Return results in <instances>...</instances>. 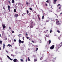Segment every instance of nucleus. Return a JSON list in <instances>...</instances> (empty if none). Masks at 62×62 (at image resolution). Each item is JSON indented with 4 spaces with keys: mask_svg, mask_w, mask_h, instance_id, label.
Segmentation results:
<instances>
[{
    "mask_svg": "<svg viewBox=\"0 0 62 62\" xmlns=\"http://www.w3.org/2000/svg\"><path fill=\"white\" fill-rule=\"evenodd\" d=\"M5 47V46H3V49H4Z\"/></svg>",
    "mask_w": 62,
    "mask_h": 62,
    "instance_id": "obj_31",
    "label": "nucleus"
},
{
    "mask_svg": "<svg viewBox=\"0 0 62 62\" xmlns=\"http://www.w3.org/2000/svg\"><path fill=\"white\" fill-rule=\"evenodd\" d=\"M13 61L14 62H19L18 60H17L16 59H15L13 60Z\"/></svg>",
    "mask_w": 62,
    "mask_h": 62,
    "instance_id": "obj_3",
    "label": "nucleus"
},
{
    "mask_svg": "<svg viewBox=\"0 0 62 62\" xmlns=\"http://www.w3.org/2000/svg\"><path fill=\"white\" fill-rule=\"evenodd\" d=\"M57 32H58V33H60V31H59V30H57Z\"/></svg>",
    "mask_w": 62,
    "mask_h": 62,
    "instance_id": "obj_14",
    "label": "nucleus"
},
{
    "mask_svg": "<svg viewBox=\"0 0 62 62\" xmlns=\"http://www.w3.org/2000/svg\"><path fill=\"white\" fill-rule=\"evenodd\" d=\"M50 33H51L52 32V30H51L50 31Z\"/></svg>",
    "mask_w": 62,
    "mask_h": 62,
    "instance_id": "obj_30",
    "label": "nucleus"
},
{
    "mask_svg": "<svg viewBox=\"0 0 62 62\" xmlns=\"http://www.w3.org/2000/svg\"><path fill=\"white\" fill-rule=\"evenodd\" d=\"M2 26H3V29H4L5 28H6V26H5V25L2 24Z\"/></svg>",
    "mask_w": 62,
    "mask_h": 62,
    "instance_id": "obj_5",
    "label": "nucleus"
},
{
    "mask_svg": "<svg viewBox=\"0 0 62 62\" xmlns=\"http://www.w3.org/2000/svg\"><path fill=\"white\" fill-rule=\"evenodd\" d=\"M0 50H1V47H0Z\"/></svg>",
    "mask_w": 62,
    "mask_h": 62,
    "instance_id": "obj_58",
    "label": "nucleus"
},
{
    "mask_svg": "<svg viewBox=\"0 0 62 62\" xmlns=\"http://www.w3.org/2000/svg\"><path fill=\"white\" fill-rule=\"evenodd\" d=\"M30 15H31V13H29L28 14V15H29V16H30Z\"/></svg>",
    "mask_w": 62,
    "mask_h": 62,
    "instance_id": "obj_34",
    "label": "nucleus"
},
{
    "mask_svg": "<svg viewBox=\"0 0 62 62\" xmlns=\"http://www.w3.org/2000/svg\"><path fill=\"white\" fill-rule=\"evenodd\" d=\"M27 38V39H29V38L27 37H26Z\"/></svg>",
    "mask_w": 62,
    "mask_h": 62,
    "instance_id": "obj_38",
    "label": "nucleus"
},
{
    "mask_svg": "<svg viewBox=\"0 0 62 62\" xmlns=\"http://www.w3.org/2000/svg\"><path fill=\"white\" fill-rule=\"evenodd\" d=\"M26 4H27V5H28V3L27 2L26 3Z\"/></svg>",
    "mask_w": 62,
    "mask_h": 62,
    "instance_id": "obj_49",
    "label": "nucleus"
},
{
    "mask_svg": "<svg viewBox=\"0 0 62 62\" xmlns=\"http://www.w3.org/2000/svg\"><path fill=\"white\" fill-rule=\"evenodd\" d=\"M39 49V48H37L36 49V51L37 52V50H38V49Z\"/></svg>",
    "mask_w": 62,
    "mask_h": 62,
    "instance_id": "obj_21",
    "label": "nucleus"
},
{
    "mask_svg": "<svg viewBox=\"0 0 62 62\" xmlns=\"http://www.w3.org/2000/svg\"><path fill=\"white\" fill-rule=\"evenodd\" d=\"M21 40H20V39H19V43H20V44H21Z\"/></svg>",
    "mask_w": 62,
    "mask_h": 62,
    "instance_id": "obj_9",
    "label": "nucleus"
},
{
    "mask_svg": "<svg viewBox=\"0 0 62 62\" xmlns=\"http://www.w3.org/2000/svg\"><path fill=\"white\" fill-rule=\"evenodd\" d=\"M31 42H33V43H34L35 42L34 41H32V40L31 41Z\"/></svg>",
    "mask_w": 62,
    "mask_h": 62,
    "instance_id": "obj_41",
    "label": "nucleus"
},
{
    "mask_svg": "<svg viewBox=\"0 0 62 62\" xmlns=\"http://www.w3.org/2000/svg\"><path fill=\"white\" fill-rule=\"evenodd\" d=\"M8 2L9 3V4H10L11 3H10V1H8Z\"/></svg>",
    "mask_w": 62,
    "mask_h": 62,
    "instance_id": "obj_35",
    "label": "nucleus"
},
{
    "mask_svg": "<svg viewBox=\"0 0 62 62\" xmlns=\"http://www.w3.org/2000/svg\"><path fill=\"white\" fill-rule=\"evenodd\" d=\"M12 3H14V0H12Z\"/></svg>",
    "mask_w": 62,
    "mask_h": 62,
    "instance_id": "obj_15",
    "label": "nucleus"
},
{
    "mask_svg": "<svg viewBox=\"0 0 62 62\" xmlns=\"http://www.w3.org/2000/svg\"><path fill=\"white\" fill-rule=\"evenodd\" d=\"M45 5L46 6H47V4L46 3L45 4Z\"/></svg>",
    "mask_w": 62,
    "mask_h": 62,
    "instance_id": "obj_46",
    "label": "nucleus"
},
{
    "mask_svg": "<svg viewBox=\"0 0 62 62\" xmlns=\"http://www.w3.org/2000/svg\"><path fill=\"white\" fill-rule=\"evenodd\" d=\"M14 41H16V39H14Z\"/></svg>",
    "mask_w": 62,
    "mask_h": 62,
    "instance_id": "obj_42",
    "label": "nucleus"
},
{
    "mask_svg": "<svg viewBox=\"0 0 62 62\" xmlns=\"http://www.w3.org/2000/svg\"><path fill=\"white\" fill-rule=\"evenodd\" d=\"M62 46V42L60 43V44L59 45V47L58 48V49H59L60 47H61Z\"/></svg>",
    "mask_w": 62,
    "mask_h": 62,
    "instance_id": "obj_4",
    "label": "nucleus"
},
{
    "mask_svg": "<svg viewBox=\"0 0 62 62\" xmlns=\"http://www.w3.org/2000/svg\"><path fill=\"white\" fill-rule=\"evenodd\" d=\"M25 35L26 36H27L28 35V34H27V33H26L25 34Z\"/></svg>",
    "mask_w": 62,
    "mask_h": 62,
    "instance_id": "obj_48",
    "label": "nucleus"
},
{
    "mask_svg": "<svg viewBox=\"0 0 62 62\" xmlns=\"http://www.w3.org/2000/svg\"><path fill=\"white\" fill-rule=\"evenodd\" d=\"M27 59H26V62H27Z\"/></svg>",
    "mask_w": 62,
    "mask_h": 62,
    "instance_id": "obj_55",
    "label": "nucleus"
},
{
    "mask_svg": "<svg viewBox=\"0 0 62 62\" xmlns=\"http://www.w3.org/2000/svg\"><path fill=\"white\" fill-rule=\"evenodd\" d=\"M56 23H59V21H58L57 19H56Z\"/></svg>",
    "mask_w": 62,
    "mask_h": 62,
    "instance_id": "obj_7",
    "label": "nucleus"
},
{
    "mask_svg": "<svg viewBox=\"0 0 62 62\" xmlns=\"http://www.w3.org/2000/svg\"><path fill=\"white\" fill-rule=\"evenodd\" d=\"M38 18L39 20H40V17H38Z\"/></svg>",
    "mask_w": 62,
    "mask_h": 62,
    "instance_id": "obj_50",
    "label": "nucleus"
},
{
    "mask_svg": "<svg viewBox=\"0 0 62 62\" xmlns=\"http://www.w3.org/2000/svg\"><path fill=\"white\" fill-rule=\"evenodd\" d=\"M11 56H13V57H14V56H15L14 55H13V54H11Z\"/></svg>",
    "mask_w": 62,
    "mask_h": 62,
    "instance_id": "obj_13",
    "label": "nucleus"
},
{
    "mask_svg": "<svg viewBox=\"0 0 62 62\" xmlns=\"http://www.w3.org/2000/svg\"><path fill=\"white\" fill-rule=\"evenodd\" d=\"M20 60L21 61H22V62H23V59H21Z\"/></svg>",
    "mask_w": 62,
    "mask_h": 62,
    "instance_id": "obj_23",
    "label": "nucleus"
},
{
    "mask_svg": "<svg viewBox=\"0 0 62 62\" xmlns=\"http://www.w3.org/2000/svg\"><path fill=\"white\" fill-rule=\"evenodd\" d=\"M29 9L31 10H32V8H30Z\"/></svg>",
    "mask_w": 62,
    "mask_h": 62,
    "instance_id": "obj_32",
    "label": "nucleus"
},
{
    "mask_svg": "<svg viewBox=\"0 0 62 62\" xmlns=\"http://www.w3.org/2000/svg\"><path fill=\"white\" fill-rule=\"evenodd\" d=\"M45 39L46 41V37H45Z\"/></svg>",
    "mask_w": 62,
    "mask_h": 62,
    "instance_id": "obj_51",
    "label": "nucleus"
},
{
    "mask_svg": "<svg viewBox=\"0 0 62 62\" xmlns=\"http://www.w3.org/2000/svg\"><path fill=\"white\" fill-rule=\"evenodd\" d=\"M1 37V34H0V37Z\"/></svg>",
    "mask_w": 62,
    "mask_h": 62,
    "instance_id": "obj_60",
    "label": "nucleus"
},
{
    "mask_svg": "<svg viewBox=\"0 0 62 62\" xmlns=\"http://www.w3.org/2000/svg\"><path fill=\"white\" fill-rule=\"evenodd\" d=\"M19 35H19V36H21V34H19Z\"/></svg>",
    "mask_w": 62,
    "mask_h": 62,
    "instance_id": "obj_57",
    "label": "nucleus"
},
{
    "mask_svg": "<svg viewBox=\"0 0 62 62\" xmlns=\"http://www.w3.org/2000/svg\"><path fill=\"white\" fill-rule=\"evenodd\" d=\"M34 62L37 61V59H34Z\"/></svg>",
    "mask_w": 62,
    "mask_h": 62,
    "instance_id": "obj_11",
    "label": "nucleus"
},
{
    "mask_svg": "<svg viewBox=\"0 0 62 62\" xmlns=\"http://www.w3.org/2000/svg\"><path fill=\"white\" fill-rule=\"evenodd\" d=\"M8 8H10V6H8Z\"/></svg>",
    "mask_w": 62,
    "mask_h": 62,
    "instance_id": "obj_24",
    "label": "nucleus"
},
{
    "mask_svg": "<svg viewBox=\"0 0 62 62\" xmlns=\"http://www.w3.org/2000/svg\"><path fill=\"white\" fill-rule=\"evenodd\" d=\"M46 37H48V36H47L46 35Z\"/></svg>",
    "mask_w": 62,
    "mask_h": 62,
    "instance_id": "obj_53",
    "label": "nucleus"
},
{
    "mask_svg": "<svg viewBox=\"0 0 62 62\" xmlns=\"http://www.w3.org/2000/svg\"><path fill=\"white\" fill-rule=\"evenodd\" d=\"M54 45H53L50 48V49L51 50H52L53 49H54Z\"/></svg>",
    "mask_w": 62,
    "mask_h": 62,
    "instance_id": "obj_2",
    "label": "nucleus"
},
{
    "mask_svg": "<svg viewBox=\"0 0 62 62\" xmlns=\"http://www.w3.org/2000/svg\"><path fill=\"white\" fill-rule=\"evenodd\" d=\"M9 10L10 11V8H8Z\"/></svg>",
    "mask_w": 62,
    "mask_h": 62,
    "instance_id": "obj_54",
    "label": "nucleus"
},
{
    "mask_svg": "<svg viewBox=\"0 0 62 62\" xmlns=\"http://www.w3.org/2000/svg\"><path fill=\"white\" fill-rule=\"evenodd\" d=\"M9 59H10V60H11V61H12V60H13V59H11L10 58Z\"/></svg>",
    "mask_w": 62,
    "mask_h": 62,
    "instance_id": "obj_33",
    "label": "nucleus"
},
{
    "mask_svg": "<svg viewBox=\"0 0 62 62\" xmlns=\"http://www.w3.org/2000/svg\"><path fill=\"white\" fill-rule=\"evenodd\" d=\"M44 16H43L42 17V19H44Z\"/></svg>",
    "mask_w": 62,
    "mask_h": 62,
    "instance_id": "obj_27",
    "label": "nucleus"
},
{
    "mask_svg": "<svg viewBox=\"0 0 62 62\" xmlns=\"http://www.w3.org/2000/svg\"><path fill=\"white\" fill-rule=\"evenodd\" d=\"M48 31V30H46V31H47H47Z\"/></svg>",
    "mask_w": 62,
    "mask_h": 62,
    "instance_id": "obj_64",
    "label": "nucleus"
},
{
    "mask_svg": "<svg viewBox=\"0 0 62 62\" xmlns=\"http://www.w3.org/2000/svg\"><path fill=\"white\" fill-rule=\"evenodd\" d=\"M46 2H47V3H49V0H47Z\"/></svg>",
    "mask_w": 62,
    "mask_h": 62,
    "instance_id": "obj_43",
    "label": "nucleus"
},
{
    "mask_svg": "<svg viewBox=\"0 0 62 62\" xmlns=\"http://www.w3.org/2000/svg\"><path fill=\"white\" fill-rule=\"evenodd\" d=\"M29 40H31V38H29Z\"/></svg>",
    "mask_w": 62,
    "mask_h": 62,
    "instance_id": "obj_29",
    "label": "nucleus"
},
{
    "mask_svg": "<svg viewBox=\"0 0 62 62\" xmlns=\"http://www.w3.org/2000/svg\"><path fill=\"white\" fill-rule=\"evenodd\" d=\"M54 3H55H55H56V1H57V0H54Z\"/></svg>",
    "mask_w": 62,
    "mask_h": 62,
    "instance_id": "obj_16",
    "label": "nucleus"
},
{
    "mask_svg": "<svg viewBox=\"0 0 62 62\" xmlns=\"http://www.w3.org/2000/svg\"><path fill=\"white\" fill-rule=\"evenodd\" d=\"M10 46L11 47H12V46L10 45L9 44L7 46Z\"/></svg>",
    "mask_w": 62,
    "mask_h": 62,
    "instance_id": "obj_17",
    "label": "nucleus"
},
{
    "mask_svg": "<svg viewBox=\"0 0 62 62\" xmlns=\"http://www.w3.org/2000/svg\"><path fill=\"white\" fill-rule=\"evenodd\" d=\"M18 14H16L15 15V16L16 18H17V17H18Z\"/></svg>",
    "mask_w": 62,
    "mask_h": 62,
    "instance_id": "obj_6",
    "label": "nucleus"
},
{
    "mask_svg": "<svg viewBox=\"0 0 62 62\" xmlns=\"http://www.w3.org/2000/svg\"><path fill=\"white\" fill-rule=\"evenodd\" d=\"M49 42V45H50L51 44V40H49L48 41Z\"/></svg>",
    "mask_w": 62,
    "mask_h": 62,
    "instance_id": "obj_10",
    "label": "nucleus"
},
{
    "mask_svg": "<svg viewBox=\"0 0 62 62\" xmlns=\"http://www.w3.org/2000/svg\"><path fill=\"white\" fill-rule=\"evenodd\" d=\"M51 8H52V6H51Z\"/></svg>",
    "mask_w": 62,
    "mask_h": 62,
    "instance_id": "obj_63",
    "label": "nucleus"
},
{
    "mask_svg": "<svg viewBox=\"0 0 62 62\" xmlns=\"http://www.w3.org/2000/svg\"><path fill=\"white\" fill-rule=\"evenodd\" d=\"M61 6H60L59 8V9H61Z\"/></svg>",
    "mask_w": 62,
    "mask_h": 62,
    "instance_id": "obj_37",
    "label": "nucleus"
},
{
    "mask_svg": "<svg viewBox=\"0 0 62 62\" xmlns=\"http://www.w3.org/2000/svg\"><path fill=\"white\" fill-rule=\"evenodd\" d=\"M27 14H28V13H29V11H28V10H27Z\"/></svg>",
    "mask_w": 62,
    "mask_h": 62,
    "instance_id": "obj_22",
    "label": "nucleus"
},
{
    "mask_svg": "<svg viewBox=\"0 0 62 62\" xmlns=\"http://www.w3.org/2000/svg\"><path fill=\"white\" fill-rule=\"evenodd\" d=\"M38 17H39V15H38Z\"/></svg>",
    "mask_w": 62,
    "mask_h": 62,
    "instance_id": "obj_56",
    "label": "nucleus"
},
{
    "mask_svg": "<svg viewBox=\"0 0 62 62\" xmlns=\"http://www.w3.org/2000/svg\"><path fill=\"white\" fill-rule=\"evenodd\" d=\"M8 37H10V36L9 35H8Z\"/></svg>",
    "mask_w": 62,
    "mask_h": 62,
    "instance_id": "obj_61",
    "label": "nucleus"
},
{
    "mask_svg": "<svg viewBox=\"0 0 62 62\" xmlns=\"http://www.w3.org/2000/svg\"><path fill=\"white\" fill-rule=\"evenodd\" d=\"M2 41L0 40V44H2Z\"/></svg>",
    "mask_w": 62,
    "mask_h": 62,
    "instance_id": "obj_20",
    "label": "nucleus"
},
{
    "mask_svg": "<svg viewBox=\"0 0 62 62\" xmlns=\"http://www.w3.org/2000/svg\"><path fill=\"white\" fill-rule=\"evenodd\" d=\"M49 12H52V10H49Z\"/></svg>",
    "mask_w": 62,
    "mask_h": 62,
    "instance_id": "obj_39",
    "label": "nucleus"
},
{
    "mask_svg": "<svg viewBox=\"0 0 62 62\" xmlns=\"http://www.w3.org/2000/svg\"><path fill=\"white\" fill-rule=\"evenodd\" d=\"M28 61H30V59H29V57H28Z\"/></svg>",
    "mask_w": 62,
    "mask_h": 62,
    "instance_id": "obj_12",
    "label": "nucleus"
},
{
    "mask_svg": "<svg viewBox=\"0 0 62 62\" xmlns=\"http://www.w3.org/2000/svg\"><path fill=\"white\" fill-rule=\"evenodd\" d=\"M12 33H14V31H12Z\"/></svg>",
    "mask_w": 62,
    "mask_h": 62,
    "instance_id": "obj_47",
    "label": "nucleus"
},
{
    "mask_svg": "<svg viewBox=\"0 0 62 62\" xmlns=\"http://www.w3.org/2000/svg\"><path fill=\"white\" fill-rule=\"evenodd\" d=\"M3 8L4 9H5V7H3Z\"/></svg>",
    "mask_w": 62,
    "mask_h": 62,
    "instance_id": "obj_52",
    "label": "nucleus"
},
{
    "mask_svg": "<svg viewBox=\"0 0 62 62\" xmlns=\"http://www.w3.org/2000/svg\"><path fill=\"white\" fill-rule=\"evenodd\" d=\"M7 57H8V58H9V59L10 58V57H9V56H7Z\"/></svg>",
    "mask_w": 62,
    "mask_h": 62,
    "instance_id": "obj_36",
    "label": "nucleus"
},
{
    "mask_svg": "<svg viewBox=\"0 0 62 62\" xmlns=\"http://www.w3.org/2000/svg\"><path fill=\"white\" fill-rule=\"evenodd\" d=\"M23 40H24V37H23Z\"/></svg>",
    "mask_w": 62,
    "mask_h": 62,
    "instance_id": "obj_26",
    "label": "nucleus"
},
{
    "mask_svg": "<svg viewBox=\"0 0 62 62\" xmlns=\"http://www.w3.org/2000/svg\"><path fill=\"white\" fill-rule=\"evenodd\" d=\"M61 14H62V13H60V15H61Z\"/></svg>",
    "mask_w": 62,
    "mask_h": 62,
    "instance_id": "obj_62",
    "label": "nucleus"
},
{
    "mask_svg": "<svg viewBox=\"0 0 62 62\" xmlns=\"http://www.w3.org/2000/svg\"><path fill=\"white\" fill-rule=\"evenodd\" d=\"M42 59H43V57H41L40 58V60H42Z\"/></svg>",
    "mask_w": 62,
    "mask_h": 62,
    "instance_id": "obj_19",
    "label": "nucleus"
},
{
    "mask_svg": "<svg viewBox=\"0 0 62 62\" xmlns=\"http://www.w3.org/2000/svg\"><path fill=\"white\" fill-rule=\"evenodd\" d=\"M60 6V4H58L57 5V6Z\"/></svg>",
    "mask_w": 62,
    "mask_h": 62,
    "instance_id": "obj_40",
    "label": "nucleus"
},
{
    "mask_svg": "<svg viewBox=\"0 0 62 62\" xmlns=\"http://www.w3.org/2000/svg\"><path fill=\"white\" fill-rule=\"evenodd\" d=\"M9 28L10 29H11V28H10V27H9Z\"/></svg>",
    "mask_w": 62,
    "mask_h": 62,
    "instance_id": "obj_59",
    "label": "nucleus"
},
{
    "mask_svg": "<svg viewBox=\"0 0 62 62\" xmlns=\"http://www.w3.org/2000/svg\"><path fill=\"white\" fill-rule=\"evenodd\" d=\"M56 24H57V25H60V23H59V22H56Z\"/></svg>",
    "mask_w": 62,
    "mask_h": 62,
    "instance_id": "obj_8",
    "label": "nucleus"
},
{
    "mask_svg": "<svg viewBox=\"0 0 62 62\" xmlns=\"http://www.w3.org/2000/svg\"><path fill=\"white\" fill-rule=\"evenodd\" d=\"M5 44H3V46H5Z\"/></svg>",
    "mask_w": 62,
    "mask_h": 62,
    "instance_id": "obj_45",
    "label": "nucleus"
},
{
    "mask_svg": "<svg viewBox=\"0 0 62 62\" xmlns=\"http://www.w3.org/2000/svg\"><path fill=\"white\" fill-rule=\"evenodd\" d=\"M23 42H24V41H21V43H23Z\"/></svg>",
    "mask_w": 62,
    "mask_h": 62,
    "instance_id": "obj_28",
    "label": "nucleus"
},
{
    "mask_svg": "<svg viewBox=\"0 0 62 62\" xmlns=\"http://www.w3.org/2000/svg\"><path fill=\"white\" fill-rule=\"evenodd\" d=\"M33 23V22H31V23L30 24V28H33V26H32V23Z\"/></svg>",
    "mask_w": 62,
    "mask_h": 62,
    "instance_id": "obj_1",
    "label": "nucleus"
},
{
    "mask_svg": "<svg viewBox=\"0 0 62 62\" xmlns=\"http://www.w3.org/2000/svg\"><path fill=\"white\" fill-rule=\"evenodd\" d=\"M49 22V20H47L46 21V23H47V22Z\"/></svg>",
    "mask_w": 62,
    "mask_h": 62,
    "instance_id": "obj_25",
    "label": "nucleus"
},
{
    "mask_svg": "<svg viewBox=\"0 0 62 62\" xmlns=\"http://www.w3.org/2000/svg\"><path fill=\"white\" fill-rule=\"evenodd\" d=\"M14 11L15 12H16V10L15 9L14 10Z\"/></svg>",
    "mask_w": 62,
    "mask_h": 62,
    "instance_id": "obj_18",
    "label": "nucleus"
},
{
    "mask_svg": "<svg viewBox=\"0 0 62 62\" xmlns=\"http://www.w3.org/2000/svg\"><path fill=\"white\" fill-rule=\"evenodd\" d=\"M6 52L7 53H8V50H6Z\"/></svg>",
    "mask_w": 62,
    "mask_h": 62,
    "instance_id": "obj_44",
    "label": "nucleus"
}]
</instances>
